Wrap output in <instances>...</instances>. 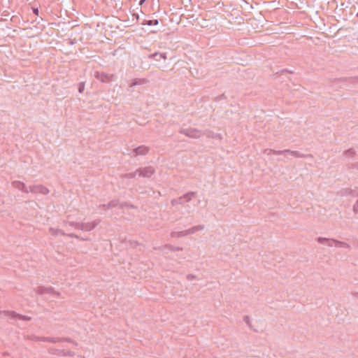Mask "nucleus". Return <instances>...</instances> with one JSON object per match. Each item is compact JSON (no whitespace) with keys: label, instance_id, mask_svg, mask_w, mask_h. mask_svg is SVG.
Listing matches in <instances>:
<instances>
[{"label":"nucleus","instance_id":"32","mask_svg":"<svg viewBox=\"0 0 358 358\" xmlns=\"http://www.w3.org/2000/svg\"><path fill=\"white\" fill-rule=\"evenodd\" d=\"M65 236H69L70 238H79L76 234H75L73 233L66 234Z\"/></svg>","mask_w":358,"mask_h":358},{"label":"nucleus","instance_id":"37","mask_svg":"<svg viewBox=\"0 0 358 358\" xmlns=\"http://www.w3.org/2000/svg\"><path fill=\"white\" fill-rule=\"evenodd\" d=\"M352 167H353V168H355V169H358V162H357V163H356V164H354L352 165Z\"/></svg>","mask_w":358,"mask_h":358},{"label":"nucleus","instance_id":"41","mask_svg":"<svg viewBox=\"0 0 358 358\" xmlns=\"http://www.w3.org/2000/svg\"><path fill=\"white\" fill-rule=\"evenodd\" d=\"M357 15L358 16V13L357 14Z\"/></svg>","mask_w":358,"mask_h":358},{"label":"nucleus","instance_id":"31","mask_svg":"<svg viewBox=\"0 0 358 358\" xmlns=\"http://www.w3.org/2000/svg\"><path fill=\"white\" fill-rule=\"evenodd\" d=\"M196 231H201L204 229V225H197L194 226Z\"/></svg>","mask_w":358,"mask_h":358},{"label":"nucleus","instance_id":"16","mask_svg":"<svg viewBox=\"0 0 358 358\" xmlns=\"http://www.w3.org/2000/svg\"><path fill=\"white\" fill-rule=\"evenodd\" d=\"M183 236H186L185 230L181 231H172L171 233V238H179Z\"/></svg>","mask_w":358,"mask_h":358},{"label":"nucleus","instance_id":"26","mask_svg":"<svg viewBox=\"0 0 358 358\" xmlns=\"http://www.w3.org/2000/svg\"><path fill=\"white\" fill-rule=\"evenodd\" d=\"M196 232V231L195 230L194 227H192V228H190L189 229L185 230L186 236H188L189 234H194Z\"/></svg>","mask_w":358,"mask_h":358},{"label":"nucleus","instance_id":"4","mask_svg":"<svg viewBox=\"0 0 358 358\" xmlns=\"http://www.w3.org/2000/svg\"><path fill=\"white\" fill-rule=\"evenodd\" d=\"M137 172L139 177L150 178L155 173V170L152 166H149L138 169Z\"/></svg>","mask_w":358,"mask_h":358},{"label":"nucleus","instance_id":"13","mask_svg":"<svg viewBox=\"0 0 358 358\" xmlns=\"http://www.w3.org/2000/svg\"><path fill=\"white\" fill-rule=\"evenodd\" d=\"M341 196H351L352 197H356L358 196V193L352 189L345 188L343 189L340 192Z\"/></svg>","mask_w":358,"mask_h":358},{"label":"nucleus","instance_id":"35","mask_svg":"<svg viewBox=\"0 0 358 358\" xmlns=\"http://www.w3.org/2000/svg\"><path fill=\"white\" fill-rule=\"evenodd\" d=\"M32 11L36 15H38L39 10L38 8H32Z\"/></svg>","mask_w":358,"mask_h":358},{"label":"nucleus","instance_id":"30","mask_svg":"<svg viewBox=\"0 0 358 358\" xmlns=\"http://www.w3.org/2000/svg\"><path fill=\"white\" fill-rule=\"evenodd\" d=\"M244 322L249 326L250 327V317L249 316L246 315L244 317Z\"/></svg>","mask_w":358,"mask_h":358},{"label":"nucleus","instance_id":"11","mask_svg":"<svg viewBox=\"0 0 358 358\" xmlns=\"http://www.w3.org/2000/svg\"><path fill=\"white\" fill-rule=\"evenodd\" d=\"M149 151V148L145 145H140L133 150L134 156L145 155Z\"/></svg>","mask_w":358,"mask_h":358},{"label":"nucleus","instance_id":"8","mask_svg":"<svg viewBox=\"0 0 358 358\" xmlns=\"http://www.w3.org/2000/svg\"><path fill=\"white\" fill-rule=\"evenodd\" d=\"M12 186L24 193H29V187H27L23 182L15 180L12 182Z\"/></svg>","mask_w":358,"mask_h":358},{"label":"nucleus","instance_id":"23","mask_svg":"<svg viewBox=\"0 0 358 358\" xmlns=\"http://www.w3.org/2000/svg\"><path fill=\"white\" fill-rule=\"evenodd\" d=\"M63 350H59V349H56V348H51L48 350V351L50 354L57 355H59V356L62 355V354L60 353V352H63Z\"/></svg>","mask_w":358,"mask_h":358},{"label":"nucleus","instance_id":"20","mask_svg":"<svg viewBox=\"0 0 358 358\" xmlns=\"http://www.w3.org/2000/svg\"><path fill=\"white\" fill-rule=\"evenodd\" d=\"M50 231L52 235L57 236L59 234L66 235V233L60 229L50 228Z\"/></svg>","mask_w":358,"mask_h":358},{"label":"nucleus","instance_id":"7","mask_svg":"<svg viewBox=\"0 0 358 358\" xmlns=\"http://www.w3.org/2000/svg\"><path fill=\"white\" fill-rule=\"evenodd\" d=\"M3 313H4V315L6 316H8V317H9L10 318H13V319L18 318L19 320H24V321H29V320H31V317H30L17 314L15 311L6 310V311H4Z\"/></svg>","mask_w":358,"mask_h":358},{"label":"nucleus","instance_id":"22","mask_svg":"<svg viewBox=\"0 0 358 358\" xmlns=\"http://www.w3.org/2000/svg\"><path fill=\"white\" fill-rule=\"evenodd\" d=\"M336 248H350L349 244L345 242H342L339 241H336Z\"/></svg>","mask_w":358,"mask_h":358},{"label":"nucleus","instance_id":"21","mask_svg":"<svg viewBox=\"0 0 358 358\" xmlns=\"http://www.w3.org/2000/svg\"><path fill=\"white\" fill-rule=\"evenodd\" d=\"M344 156L347 158L352 157L355 155V151L352 148L345 150L343 153Z\"/></svg>","mask_w":358,"mask_h":358},{"label":"nucleus","instance_id":"2","mask_svg":"<svg viewBox=\"0 0 358 358\" xmlns=\"http://www.w3.org/2000/svg\"><path fill=\"white\" fill-rule=\"evenodd\" d=\"M36 340L38 341L50 342V343H55L57 342L66 341V342L73 344L75 346H76L78 345V343L76 342L73 341L71 338H69L42 336V337H37Z\"/></svg>","mask_w":358,"mask_h":358},{"label":"nucleus","instance_id":"10","mask_svg":"<svg viewBox=\"0 0 358 358\" xmlns=\"http://www.w3.org/2000/svg\"><path fill=\"white\" fill-rule=\"evenodd\" d=\"M336 239L334 238H327L323 237H319L317 238V242L320 244H325L329 247H336Z\"/></svg>","mask_w":358,"mask_h":358},{"label":"nucleus","instance_id":"14","mask_svg":"<svg viewBox=\"0 0 358 358\" xmlns=\"http://www.w3.org/2000/svg\"><path fill=\"white\" fill-rule=\"evenodd\" d=\"M150 58H155L156 61H159L160 59L164 60L166 59V53L155 52L149 56Z\"/></svg>","mask_w":358,"mask_h":358},{"label":"nucleus","instance_id":"34","mask_svg":"<svg viewBox=\"0 0 358 358\" xmlns=\"http://www.w3.org/2000/svg\"><path fill=\"white\" fill-rule=\"evenodd\" d=\"M353 210L355 213H358V200L357 201L356 203L353 206Z\"/></svg>","mask_w":358,"mask_h":358},{"label":"nucleus","instance_id":"15","mask_svg":"<svg viewBox=\"0 0 358 358\" xmlns=\"http://www.w3.org/2000/svg\"><path fill=\"white\" fill-rule=\"evenodd\" d=\"M96 77L99 79L101 82L106 83L110 81V76L103 73H96Z\"/></svg>","mask_w":358,"mask_h":358},{"label":"nucleus","instance_id":"29","mask_svg":"<svg viewBox=\"0 0 358 358\" xmlns=\"http://www.w3.org/2000/svg\"><path fill=\"white\" fill-rule=\"evenodd\" d=\"M124 206H130L131 208H134V206L133 205H129L127 203L124 202V203H122L121 204H120V208H123Z\"/></svg>","mask_w":358,"mask_h":358},{"label":"nucleus","instance_id":"6","mask_svg":"<svg viewBox=\"0 0 358 358\" xmlns=\"http://www.w3.org/2000/svg\"><path fill=\"white\" fill-rule=\"evenodd\" d=\"M29 192L34 194H41L43 195H46L49 193V190L48 188L41 185H36L33 186H29Z\"/></svg>","mask_w":358,"mask_h":358},{"label":"nucleus","instance_id":"19","mask_svg":"<svg viewBox=\"0 0 358 358\" xmlns=\"http://www.w3.org/2000/svg\"><path fill=\"white\" fill-rule=\"evenodd\" d=\"M146 83V80L145 79H143V78H136L134 79L131 84V87H133V86H136V85H143L144 83Z\"/></svg>","mask_w":358,"mask_h":358},{"label":"nucleus","instance_id":"12","mask_svg":"<svg viewBox=\"0 0 358 358\" xmlns=\"http://www.w3.org/2000/svg\"><path fill=\"white\" fill-rule=\"evenodd\" d=\"M36 292L39 294H53L56 293L51 287L39 286L36 288Z\"/></svg>","mask_w":358,"mask_h":358},{"label":"nucleus","instance_id":"25","mask_svg":"<svg viewBox=\"0 0 358 358\" xmlns=\"http://www.w3.org/2000/svg\"><path fill=\"white\" fill-rule=\"evenodd\" d=\"M60 353L62 354V356H64V357H66V356H69V357H71V356H73V352H72L70 350H64L63 352H60Z\"/></svg>","mask_w":358,"mask_h":358},{"label":"nucleus","instance_id":"9","mask_svg":"<svg viewBox=\"0 0 358 358\" xmlns=\"http://www.w3.org/2000/svg\"><path fill=\"white\" fill-rule=\"evenodd\" d=\"M195 194L196 193L194 192H189L183 194L182 196L178 197L180 205H183L187 202H189Z\"/></svg>","mask_w":358,"mask_h":358},{"label":"nucleus","instance_id":"17","mask_svg":"<svg viewBox=\"0 0 358 358\" xmlns=\"http://www.w3.org/2000/svg\"><path fill=\"white\" fill-rule=\"evenodd\" d=\"M118 204H119V201L117 200H113V201H110L109 203H108L107 208L117 207L118 206ZM106 206V205H105V204L100 206V207H103V208H104V209H105Z\"/></svg>","mask_w":358,"mask_h":358},{"label":"nucleus","instance_id":"33","mask_svg":"<svg viewBox=\"0 0 358 358\" xmlns=\"http://www.w3.org/2000/svg\"><path fill=\"white\" fill-rule=\"evenodd\" d=\"M195 278H196V276H195L194 275H193V274H188V275H187V279L188 280H194Z\"/></svg>","mask_w":358,"mask_h":358},{"label":"nucleus","instance_id":"27","mask_svg":"<svg viewBox=\"0 0 358 358\" xmlns=\"http://www.w3.org/2000/svg\"><path fill=\"white\" fill-rule=\"evenodd\" d=\"M84 90H85V83L83 82H81L78 85V92H79V93H83Z\"/></svg>","mask_w":358,"mask_h":358},{"label":"nucleus","instance_id":"1","mask_svg":"<svg viewBox=\"0 0 358 358\" xmlns=\"http://www.w3.org/2000/svg\"><path fill=\"white\" fill-rule=\"evenodd\" d=\"M101 222V220H96L90 222H69V225L74 227L75 229L88 232L93 230Z\"/></svg>","mask_w":358,"mask_h":358},{"label":"nucleus","instance_id":"40","mask_svg":"<svg viewBox=\"0 0 358 358\" xmlns=\"http://www.w3.org/2000/svg\"><path fill=\"white\" fill-rule=\"evenodd\" d=\"M136 19H138V14L136 15Z\"/></svg>","mask_w":358,"mask_h":358},{"label":"nucleus","instance_id":"38","mask_svg":"<svg viewBox=\"0 0 358 358\" xmlns=\"http://www.w3.org/2000/svg\"><path fill=\"white\" fill-rule=\"evenodd\" d=\"M145 1V0H141L140 2H139V4L142 5L144 3Z\"/></svg>","mask_w":358,"mask_h":358},{"label":"nucleus","instance_id":"28","mask_svg":"<svg viewBox=\"0 0 358 358\" xmlns=\"http://www.w3.org/2000/svg\"><path fill=\"white\" fill-rule=\"evenodd\" d=\"M171 203L173 206L180 205L178 198L172 199Z\"/></svg>","mask_w":358,"mask_h":358},{"label":"nucleus","instance_id":"18","mask_svg":"<svg viewBox=\"0 0 358 358\" xmlns=\"http://www.w3.org/2000/svg\"><path fill=\"white\" fill-rule=\"evenodd\" d=\"M143 25H147V26H156L159 24L158 20H144L142 23Z\"/></svg>","mask_w":358,"mask_h":358},{"label":"nucleus","instance_id":"39","mask_svg":"<svg viewBox=\"0 0 358 358\" xmlns=\"http://www.w3.org/2000/svg\"><path fill=\"white\" fill-rule=\"evenodd\" d=\"M354 296L358 300V294H355Z\"/></svg>","mask_w":358,"mask_h":358},{"label":"nucleus","instance_id":"5","mask_svg":"<svg viewBox=\"0 0 358 358\" xmlns=\"http://www.w3.org/2000/svg\"><path fill=\"white\" fill-rule=\"evenodd\" d=\"M268 154L273 153L274 155H282L283 153H288L294 157H304V155L301 154L298 151H292L290 150H269Z\"/></svg>","mask_w":358,"mask_h":358},{"label":"nucleus","instance_id":"36","mask_svg":"<svg viewBox=\"0 0 358 358\" xmlns=\"http://www.w3.org/2000/svg\"><path fill=\"white\" fill-rule=\"evenodd\" d=\"M182 250V248H180V247H176V248H173V250H177L178 251V250Z\"/></svg>","mask_w":358,"mask_h":358},{"label":"nucleus","instance_id":"3","mask_svg":"<svg viewBox=\"0 0 358 358\" xmlns=\"http://www.w3.org/2000/svg\"><path fill=\"white\" fill-rule=\"evenodd\" d=\"M180 133L193 138H198L202 135V132L201 131L193 128L182 129L180 130Z\"/></svg>","mask_w":358,"mask_h":358},{"label":"nucleus","instance_id":"24","mask_svg":"<svg viewBox=\"0 0 358 358\" xmlns=\"http://www.w3.org/2000/svg\"><path fill=\"white\" fill-rule=\"evenodd\" d=\"M136 176H138V172H137V170H136L134 172H131V173H128L124 174V178H134Z\"/></svg>","mask_w":358,"mask_h":358}]
</instances>
